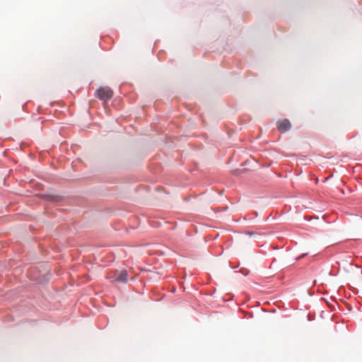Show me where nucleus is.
<instances>
[{"instance_id": "1", "label": "nucleus", "mask_w": 362, "mask_h": 362, "mask_svg": "<svg viewBox=\"0 0 362 362\" xmlns=\"http://www.w3.org/2000/svg\"><path fill=\"white\" fill-rule=\"evenodd\" d=\"M106 278L111 282L126 284L128 280V272L124 269L111 271L107 274Z\"/></svg>"}, {"instance_id": "3", "label": "nucleus", "mask_w": 362, "mask_h": 362, "mask_svg": "<svg viewBox=\"0 0 362 362\" xmlns=\"http://www.w3.org/2000/svg\"><path fill=\"white\" fill-rule=\"evenodd\" d=\"M291 127L290 121L287 119L280 120L277 122V128L281 132L288 131Z\"/></svg>"}, {"instance_id": "2", "label": "nucleus", "mask_w": 362, "mask_h": 362, "mask_svg": "<svg viewBox=\"0 0 362 362\" xmlns=\"http://www.w3.org/2000/svg\"><path fill=\"white\" fill-rule=\"evenodd\" d=\"M95 95L101 100L107 101L113 95V91L108 87H102L98 89Z\"/></svg>"}]
</instances>
